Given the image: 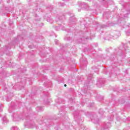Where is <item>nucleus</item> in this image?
<instances>
[{
	"label": "nucleus",
	"mask_w": 130,
	"mask_h": 130,
	"mask_svg": "<svg viewBox=\"0 0 130 130\" xmlns=\"http://www.w3.org/2000/svg\"><path fill=\"white\" fill-rule=\"evenodd\" d=\"M120 36V32L118 31L114 30L110 32V35L106 37L107 40H111V39L114 38V37H117V36Z\"/></svg>",
	"instance_id": "nucleus-1"
},
{
	"label": "nucleus",
	"mask_w": 130,
	"mask_h": 130,
	"mask_svg": "<svg viewBox=\"0 0 130 130\" xmlns=\"http://www.w3.org/2000/svg\"><path fill=\"white\" fill-rule=\"evenodd\" d=\"M59 29H60L61 30H64V26H63V25H59V26H56L55 28V30H57V31H58Z\"/></svg>",
	"instance_id": "nucleus-2"
},
{
	"label": "nucleus",
	"mask_w": 130,
	"mask_h": 130,
	"mask_svg": "<svg viewBox=\"0 0 130 130\" xmlns=\"http://www.w3.org/2000/svg\"><path fill=\"white\" fill-rule=\"evenodd\" d=\"M25 127H27L28 128H33L34 127V124H29V125H25Z\"/></svg>",
	"instance_id": "nucleus-3"
},
{
	"label": "nucleus",
	"mask_w": 130,
	"mask_h": 130,
	"mask_svg": "<svg viewBox=\"0 0 130 130\" xmlns=\"http://www.w3.org/2000/svg\"><path fill=\"white\" fill-rule=\"evenodd\" d=\"M47 19V22H49V23H52L53 22V20L51 17H48Z\"/></svg>",
	"instance_id": "nucleus-4"
},
{
	"label": "nucleus",
	"mask_w": 130,
	"mask_h": 130,
	"mask_svg": "<svg viewBox=\"0 0 130 130\" xmlns=\"http://www.w3.org/2000/svg\"><path fill=\"white\" fill-rule=\"evenodd\" d=\"M9 49H11V47L6 46L5 51L3 52V53H6V52L8 51Z\"/></svg>",
	"instance_id": "nucleus-5"
},
{
	"label": "nucleus",
	"mask_w": 130,
	"mask_h": 130,
	"mask_svg": "<svg viewBox=\"0 0 130 130\" xmlns=\"http://www.w3.org/2000/svg\"><path fill=\"white\" fill-rule=\"evenodd\" d=\"M3 123H7L8 122V119H7V117H4L3 119Z\"/></svg>",
	"instance_id": "nucleus-6"
},
{
	"label": "nucleus",
	"mask_w": 130,
	"mask_h": 130,
	"mask_svg": "<svg viewBox=\"0 0 130 130\" xmlns=\"http://www.w3.org/2000/svg\"><path fill=\"white\" fill-rule=\"evenodd\" d=\"M43 108L41 107H38L37 108V110H38V111H42V110Z\"/></svg>",
	"instance_id": "nucleus-7"
},
{
	"label": "nucleus",
	"mask_w": 130,
	"mask_h": 130,
	"mask_svg": "<svg viewBox=\"0 0 130 130\" xmlns=\"http://www.w3.org/2000/svg\"><path fill=\"white\" fill-rule=\"evenodd\" d=\"M92 77H93V75L90 74L88 76V80H91Z\"/></svg>",
	"instance_id": "nucleus-8"
},
{
	"label": "nucleus",
	"mask_w": 130,
	"mask_h": 130,
	"mask_svg": "<svg viewBox=\"0 0 130 130\" xmlns=\"http://www.w3.org/2000/svg\"><path fill=\"white\" fill-rule=\"evenodd\" d=\"M125 52V51L123 50V51L121 52V54L119 55L120 56H123V55H124Z\"/></svg>",
	"instance_id": "nucleus-9"
},
{
	"label": "nucleus",
	"mask_w": 130,
	"mask_h": 130,
	"mask_svg": "<svg viewBox=\"0 0 130 130\" xmlns=\"http://www.w3.org/2000/svg\"><path fill=\"white\" fill-rule=\"evenodd\" d=\"M99 113H100V114H104V112L103 111V110H102V109H101L99 110Z\"/></svg>",
	"instance_id": "nucleus-10"
},
{
	"label": "nucleus",
	"mask_w": 130,
	"mask_h": 130,
	"mask_svg": "<svg viewBox=\"0 0 130 130\" xmlns=\"http://www.w3.org/2000/svg\"><path fill=\"white\" fill-rule=\"evenodd\" d=\"M12 130H18V127H16V126L12 127Z\"/></svg>",
	"instance_id": "nucleus-11"
},
{
	"label": "nucleus",
	"mask_w": 130,
	"mask_h": 130,
	"mask_svg": "<svg viewBox=\"0 0 130 130\" xmlns=\"http://www.w3.org/2000/svg\"><path fill=\"white\" fill-rule=\"evenodd\" d=\"M60 20H61V18H58V16L56 17V20L57 21V22L58 21H60Z\"/></svg>",
	"instance_id": "nucleus-12"
},
{
	"label": "nucleus",
	"mask_w": 130,
	"mask_h": 130,
	"mask_svg": "<svg viewBox=\"0 0 130 130\" xmlns=\"http://www.w3.org/2000/svg\"><path fill=\"white\" fill-rule=\"evenodd\" d=\"M126 35H127V36H129L130 35L129 30H128V31H126Z\"/></svg>",
	"instance_id": "nucleus-13"
},
{
	"label": "nucleus",
	"mask_w": 130,
	"mask_h": 130,
	"mask_svg": "<svg viewBox=\"0 0 130 130\" xmlns=\"http://www.w3.org/2000/svg\"><path fill=\"white\" fill-rule=\"evenodd\" d=\"M64 40H70V38H68V37H66V38H64Z\"/></svg>",
	"instance_id": "nucleus-14"
},
{
	"label": "nucleus",
	"mask_w": 130,
	"mask_h": 130,
	"mask_svg": "<svg viewBox=\"0 0 130 130\" xmlns=\"http://www.w3.org/2000/svg\"><path fill=\"white\" fill-rule=\"evenodd\" d=\"M60 5L61 7H63V6H64V4H63V3H60Z\"/></svg>",
	"instance_id": "nucleus-15"
},
{
	"label": "nucleus",
	"mask_w": 130,
	"mask_h": 130,
	"mask_svg": "<svg viewBox=\"0 0 130 130\" xmlns=\"http://www.w3.org/2000/svg\"><path fill=\"white\" fill-rule=\"evenodd\" d=\"M57 42H58V40H55V44H57Z\"/></svg>",
	"instance_id": "nucleus-16"
},
{
	"label": "nucleus",
	"mask_w": 130,
	"mask_h": 130,
	"mask_svg": "<svg viewBox=\"0 0 130 130\" xmlns=\"http://www.w3.org/2000/svg\"><path fill=\"white\" fill-rule=\"evenodd\" d=\"M93 104H91V105H89L88 106V107H93Z\"/></svg>",
	"instance_id": "nucleus-17"
},
{
	"label": "nucleus",
	"mask_w": 130,
	"mask_h": 130,
	"mask_svg": "<svg viewBox=\"0 0 130 130\" xmlns=\"http://www.w3.org/2000/svg\"><path fill=\"white\" fill-rule=\"evenodd\" d=\"M64 87H67V84H64Z\"/></svg>",
	"instance_id": "nucleus-18"
},
{
	"label": "nucleus",
	"mask_w": 130,
	"mask_h": 130,
	"mask_svg": "<svg viewBox=\"0 0 130 130\" xmlns=\"http://www.w3.org/2000/svg\"><path fill=\"white\" fill-rule=\"evenodd\" d=\"M123 103H124V101L122 103V104H123Z\"/></svg>",
	"instance_id": "nucleus-19"
},
{
	"label": "nucleus",
	"mask_w": 130,
	"mask_h": 130,
	"mask_svg": "<svg viewBox=\"0 0 130 130\" xmlns=\"http://www.w3.org/2000/svg\"><path fill=\"white\" fill-rule=\"evenodd\" d=\"M95 123H98V122L97 121V122H95Z\"/></svg>",
	"instance_id": "nucleus-20"
},
{
	"label": "nucleus",
	"mask_w": 130,
	"mask_h": 130,
	"mask_svg": "<svg viewBox=\"0 0 130 130\" xmlns=\"http://www.w3.org/2000/svg\"><path fill=\"white\" fill-rule=\"evenodd\" d=\"M38 21H40V19H38Z\"/></svg>",
	"instance_id": "nucleus-21"
},
{
	"label": "nucleus",
	"mask_w": 130,
	"mask_h": 130,
	"mask_svg": "<svg viewBox=\"0 0 130 130\" xmlns=\"http://www.w3.org/2000/svg\"><path fill=\"white\" fill-rule=\"evenodd\" d=\"M70 21H71L72 20V18H70Z\"/></svg>",
	"instance_id": "nucleus-22"
},
{
	"label": "nucleus",
	"mask_w": 130,
	"mask_h": 130,
	"mask_svg": "<svg viewBox=\"0 0 130 130\" xmlns=\"http://www.w3.org/2000/svg\"><path fill=\"white\" fill-rule=\"evenodd\" d=\"M72 19H75V17H72Z\"/></svg>",
	"instance_id": "nucleus-23"
},
{
	"label": "nucleus",
	"mask_w": 130,
	"mask_h": 130,
	"mask_svg": "<svg viewBox=\"0 0 130 130\" xmlns=\"http://www.w3.org/2000/svg\"><path fill=\"white\" fill-rule=\"evenodd\" d=\"M93 120H93V119L91 120L92 121H93Z\"/></svg>",
	"instance_id": "nucleus-24"
},
{
	"label": "nucleus",
	"mask_w": 130,
	"mask_h": 130,
	"mask_svg": "<svg viewBox=\"0 0 130 130\" xmlns=\"http://www.w3.org/2000/svg\"><path fill=\"white\" fill-rule=\"evenodd\" d=\"M86 39H89V38H86Z\"/></svg>",
	"instance_id": "nucleus-25"
},
{
	"label": "nucleus",
	"mask_w": 130,
	"mask_h": 130,
	"mask_svg": "<svg viewBox=\"0 0 130 130\" xmlns=\"http://www.w3.org/2000/svg\"><path fill=\"white\" fill-rule=\"evenodd\" d=\"M80 10H78L79 12H80Z\"/></svg>",
	"instance_id": "nucleus-26"
},
{
	"label": "nucleus",
	"mask_w": 130,
	"mask_h": 130,
	"mask_svg": "<svg viewBox=\"0 0 130 130\" xmlns=\"http://www.w3.org/2000/svg\"><path fill=\"white\" fill-rule=\"evenodd\" d=\"M44 18H46V16H45Z\"/></svg>",
	"instance_id": "nucleus-27"
},
{
	"label": "nucleus",
	"mask_w": 130,
	"mask_h": 130,
	"mask_svg": "<svg viewBox=\"0 0 130 130\" xmlns=\"http://www.w3.org/2000/svg\"><path fill=\"white\" fill-rule=\"evenodd\" d=\"M14 121H16V120H15V118H14Z\"/></svg>",
	"instance_id": "nucleus-28"
},
{
	"label": "nucleus",
	"mask_w": 130,
	"mask_h": 130,
	"mask_svg": "<svg viewBox=\"0 0 130 130\" xmlns=\"http://www.w3.org/2000/svg\"><path fill=\"white\" fill-rule=\"evenodd\" d=\"M83 129H85V128H83Z\"/></svg>",
	"instance_id": "nucleus-29"
},
{
	"label": "nucleus",
	"mask_w": 130,
	"mask_h": 130,
	"mask_svg": "<svg viewBox=\"0 0 130 130\" xmlns=\"http://www.w3.org/2000/svg\"><path fill=\"white\" fill-rule=\"evenodd\" d=\"M79 42H82L80 41Z\"/></svg>",
	"instance_id": "nucleus-30"
}]
</instances>
